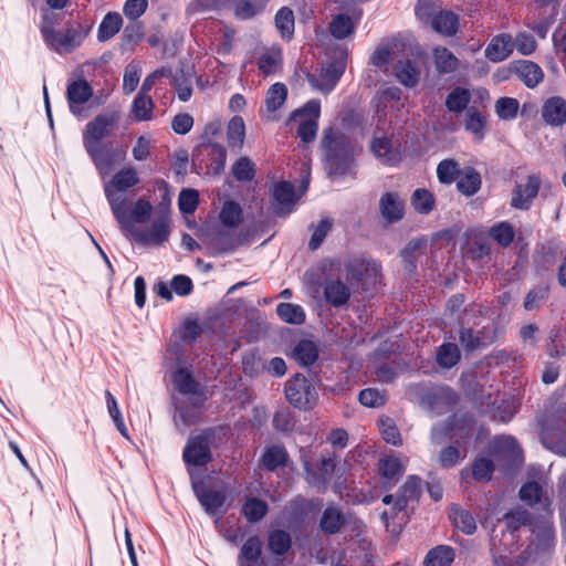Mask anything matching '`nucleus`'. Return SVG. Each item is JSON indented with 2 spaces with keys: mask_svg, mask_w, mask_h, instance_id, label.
Returning <instances> with one entry per match:
<instances>
[{
  "mask_svg": "<svg viewBox=\"0 0 566 566\" xmlns=\"http://www.w3.org/2000/svg\"><path fill=\"white\" fill-rule=\"evenodd\" d=\"M304 467L306 470V481L312 485H317L321 483H326L336 468V457L328 455L322 459L321 463V474L317 475L312 469H310L308 463L304 462Z\"/></svg>",
  "mask_w": 566,
  "mask_h": 566,
  "instance_id": "27",
  "label": "nucleus"
},
{
  "mask_svg": "<svg viewBox=\"0 0 566 566\" xmlns=\"http://www.w3.org/2000/svg\"><path fill=\"white\" fill-rule=\"evenodd\" d=\"M541 439L545 448L566 455V421L547 422L543 427Z\"/></svg>",
  "mask_w": 566,
  "mask_h": 566,
  "instance_id": "14",
  "label": "nucleus"
},
{
  "mask_svg": "<svg viewBox=\"0 0 566 566\" xmlns=\"http://www.w3.org/2000/svg\"><path fill=\"white\" fill-rule=\"evenodd\" d=\"M454 559V551L450 546H437L428 552L423 566H450Z\"/></svg>",
  "mask_w": 566,
  "mask_h": 566,
  "instance_id": "33",
  "label": "nucleus"
},
{
  "mask_svg": "<svg viewBox=\"0 0 566 566\" xmlns=\"http://www.w3.org/2000/svg\"><path fill=\"white\" fill-rule=\"evenodd\" d=\"M212 430L191 437L184 450V460L188 465L201 467L211 460Z\"/></svg>",
  "mask_w": 566,
  "mask_h": 566,
  "instance_id": "11",
  "label": "nucleus"
},
{
  "mask_svg": "<svg viewBox=\"0 0 566 566\" xmlns=\"http://www.w3.org/2000/svg\"><path fill=\"white\" fill-rule=\"evenodd\" d=\"M119 120L117 111L104 112L83 129V146L102 176L108 175L115 166L116 153L108 149L103 139L111 136Z\"/></svg>",
  "mask_w": 566,
  "mask_h": 566,
  "instance_id": "1",
  "label": "nucleus"
},
{
  "mask_svg": "<svg viewBox=\"0 0 566 566\" xmlns=\"http://www.w3.org/2000/svg\"><path fill=\"white\" fill-rule=\"evenodd\" d=\"M238 566H268L265 558L262 557V541L258 536L249 537L242 545Z\"/></svg>",
  "mask_w": 566,
  "mask_h": 566,
  "instance_id": "19",
  "label": "nucleus"
},
{
  "mask_svg": "<svg viewBox=\"0 0 566 566\" xmlns=\"http://www.w3.org/2000/svg\"><path fill=\"white\" fill-rule=\"evenodd\" d=\"M232 174L238 180L249 181L254 176V166L249 158L242 157L232 167Z\"/></svg>",
  "mask_w": 566,
  "mask_h": 566,
  "instance_id": "62",
  "label": "nucleus"
},
{
  "mask_svg": "<svg viewBox=\"0 0 566 566\" xmlns=\"http://www.w3.org/2000/svg\"><path fill=\"white\" fill-rule=\"evenodd\" d=\"M291 547L290 535L281 530L273 531L269 536V548L275 555L285 554Z\"/></svg>",
  "mask_w": 566,
  "mask_h": 566,
  "instance_id": "50",
  "label": "nucleus"
},
{
  "mask_svg": "<svg viewBox=\"0 0 566 566\" xmlns=\"http://www.w3.org/2000/svg\"><path fill=\"white\" fill-rule=\"evenodd\" d=\"M514 40V49L522 55H531L537 48L535 38L527 32H520Z\"/></svg>",
  "mask_w": 566,
  "mask_h": 566,
  "instance_id": "60",
  "label": "nucleus"
},
{
  "mask_svg": "<svg viewBox=\"0 0 566 566\" xmlns=\"http://www.w3.org/2000/svg\"><path fill=\"white\" fill-rule=\"evenodd\" d=\"M513 71L527 87L537 86L544 78L539 65L532 61H520L513 65Z\"/></svg>",
  "mask_w": 566,
  "mask_h": 566,
  "instance_id": "24",
  "label": "nucleus"
},
{
  "mask_svg": "<svg viewBox=\"0 0 566 566\" xmlns=\"http://www.w3.org/2000/svg\"><path fill=\"white\" fill-rule=\"evenodd\" d=\"M199 203V193L195 189H184L179 193L178 207L181 213L191 214Z\"/></svg>",
  "mask_w": 566,
  "mask_h": 566,
  "instance_id": "52",
  "label": "nucleus"
},
{
  "mask_svg": "<svg viewBox=\"0 0 566 566\" xmlns=\"http://www.w3.org/2000/svg\"><path fill=\"white\" fill-rule=\"evenodd\" d=\"M53 14H43L41 33L44 42L57 53L70 52L81 44V35L73 29L65 32H55L53 29Z\"/></svg>",
  "mask_w": 566,
  "mask_h": 566,
  "instance_id": "6",
  "label": "nucleus"
},
{
  "mask_svg": "<svg viewBox=\"0 0 566 566\" xmlns=\"http://www.w3.org/2000/svg\"><path fill=\"white\" fill-rule=\"evenodd\" d=\"M282 62V51L280 48L266 50L259 59V69L265 74L275 73Z\"/></svg>",
  "mask_w": 566,
  "mask_h": 566,
  "instance_id": "40",
  "label": "nucleus"
},
{
  "mask_svg": "<svg viewBox=\"0 0 566 566\" xmlns=\"http://www.w3.org/2000/svg\"><path fill=\"white\" fill-rule=\"evenodd\" d=\"M334 142V133L332 130L326 132L323 142V145L326 149V164L331 170V174H344L352 161V151L346 150L342 158L338 157V155L335 153Z\"/></svg>",
  "mask_w": 566,
  "mask_h": 566,
  "instance_id": "18",
  "label": "nucleus"
},
{
  "mask_svg": "<svg viewBox=\"0 0 566 566\" xmlns=\"http://www.w3.org/2000/svg\"><path fill=\"white\" fill-rule=\"evenodd\" d=\"M138 184L139 177L137 170L134 167H125L118 170L113 178L104 185V192L112 212L117 213L119 203L128 201V196L125 192Z\"/></svg>",
  "mask_w": 566,
  "mask_h": 566,
  "instance_id": "5",
  "label": "nucleus"
},
{
  "mask_svg": "<svg viewBox=\"0 0 566 566\" xmlns=\"http://www.w3.org/2000/svg\"><path fill=\"white\" fill-rule=\"evenodd\" d=\"M171 220L168 205L161 203L153 213L150 223L135 231L134 239L149 245H159L169 239Z\"/></svg>",
  "mask_w": 566,
  "mask_h": 566,
  "instance_id": "3",
  "label": "nucleus"
},
{
  "mask_svg": "<svg viewBox=\"0 0 566 566\" xmlns=\"http://www.w3.org/2000/svg\"><path fill=\"white\" fill-rule=\"evenodd\" d=\"M343 524L342 514L333 509H326L321 521V527L326 533H335L339 530Z\"/></svg>",
  "mask_w": 566,
  "mask_h": 566,
  "instance_id": "59",
  "label": "nucleus"
},
{
  "mask_svg": "<svg viewBox=\"0 0 566 566\" xmlns=\"http://www.w3.org/2000/svg\"><path fill=\"white\" fill-rule=\"evenodd\" d=\"M421 481L419 478L411 475L401 486L399 495L395 501V509L402 511L409 500L417 499L420 494Z\"/></svg>",
  "mask_w": 566,
  "mask_h": 566,
  "instance_id": "32",
  "label": "nucleus"
},
{
  "mask_svg": "<svg viewBox=\"0 0 566 566\" xmlns=\"http://www.w3.org/2000/svg\"><path fill=\"white\" fill-rule=\"evenodd\" d=\"M324 296L328 304L340 307L349 300L350 290L346 283L339 280H331L324 284Z\"/></svg>",
  "mask_w": 566,
  "mask_h": 566,
  "instance_id": "25",
  "label": "nucleus"
},
{
  "mask_svg": "<svg viewBox=\"0 0 566 566\" xmlns=\"http://www.w3.org/2000/svg\"><path fill=\"white\" fill-rule=\"evenodd\" d=\"M541 186L539 177L528 176L525 184L518 185L512 196V206L517 209H527L537 196Z\"/></svg>",
  "mask_w": 566,
  "mask_h": 566,
  "instance_id": "20",
  "label": "nucleus"
},
{
  "mask_svg": "<svg viewBox=\"0 0 566 566\" xmlns=\"http://www.w3.org/2000/svg\"><path fill=\"white\" fill-rule=\"evenodd\" d=\"M486 118L476 109L467 112L465 129L472 134L473 139L481 142L485 135Z\"/></svg>",
  "mask_w": 566,
  "mask_h": 566,
  "instance_id": "35",
  "label": "nucleus"
},
{
  "mask_svg": "<svg viewBox=\"0 0 566 566\" xmlns=\"http://www.w3.org/2000/svg\"><path fill=\"white\" fill-rule=\"evenodd\" d=\"M520 497L526 504L534 505L543 497L542 488L536 482L525 483L520 490Z\"/></svg>",
  "mask_w": 566,
  "mask_h": 566,
  "instance_id": "61",
  "label": "nucleus"
},
{
  "mask_svg": "<svg viewBox=\"0 0 566 566\" xmlns=\"http://www.w3.org/2000/svg\"><path fill=\"white\" fill-rule=\"evenodd\" d=\"M300 196L294 191V187L289 181H279L272 189V209L276 216L285 217L290 214Z\"/></svg>",
  "mask_w": 566,
  "mask_h": 566,
  "instance_id": "12",
  "label": "nucleus"
},
{
  "mask_svg": "<svg viewBox=\"0 0 566 566\" xmlns=\"http://www.w3.org/2000/svg\"><path fill=\"white\" fill-rule=\"evenodd\" d=\"M457 187L465 196L474 195L481 187L480 174L471 167L464 168L459 175Z\"/></svg>",
  "mask_w": 566,
  "mask_h": 566,
  "instance_id": "30",
  "label": "nucleus"
},
{
  "mask_svg": "<svg viewBox=\"0 0 566 566\" xmlns=\"http://www.w3.org/2000/svg\"><path fill=\"white\" fill-rule=\"evenodd\" d=\"M268 512V504L256 497H249L242 507V514L249 522H258L264 517Z\"/></svg>",
  "mask_w": 566,
  "mask_h": 566,
  "instance_id": "42",
  "label": "nucleus"
},
{
  "mask_svg": "<svg viewBox=\"0 0 566 566\" xmlns=\"http://www.w3.org/2000/svg\"><path fill=\"white\" fill-rule=\"evenodd\" d=\"M379 430L386 442L394 446H400L402 443L399 430L390 418L379 420Z\"/></svg>",
  "mask_w": 566,
  "mask_h": 566,
  "instance_id": "58",
  "label": "nucleus"
},
{
  "mask_svg": "<svg viewBox=\"0 0 566 566\" xmlns=\"http://www.w3.org/2000/svg\"><path fill=\"white\" fill-rule=\"evenodd\" d=\"M220 221L223 226L233 228L242 221V209L234 201H226L220 212Z\"/></svg>",
  "mask_w": 566,
  "mask_h": 566,
  "instance_id": "44",
  "label": "nucleus"
},
{
  "mask_svg": "<svg viewBox=\"0 0 566 566\" xmlns=\"http://www.w3.org/2000/svg\"><path fill=\"white\" fill-rule=\"evenodd\" d=\"M122 23V17L117 12L107 13L98 27V39L109 40L120 30Z\"/></svg>",
  "mask_w": 566,
  "mask_h": 566,
  "instance_id": "39",
  "label": "nucleus"
},
{
  "mask_svg": "<svg viewBox=\"0 0 566 566\" xmlns=\"http://www.w3.org/2000/svg\"><path fill=\"white\" fill-rule=\"evenodd\" d=\"M518 102L512 97H501L495 104V112L501 119L510 120L516 116Z\"/></svg>",
  "mask_w": 566,
  "mask_h": 566,
  "instance_id": "57",
  "label": "nucleus"
},
{
  "mask_svg": "<svg viewBox=\"0 0 566 566\" xmlns=\"http://www.w3.org/2000/svg\"><path fill=\"white\" fill-rule=\"evenodd\" d=\"M514 235V229L509 222H500L490 230V237L503 247H507L513 241Z\"/></svg>",
  "mask_w": 566,
  "mask_h": 566,
  "instance_id": "53",
  "label": "nucleus"
},
{
  "mask_svg": "<svg viewBox=\"0 0 566 566\" xmlns=\"http://www.w3.org/2000/svg\"><path fill=\"white\" fill-rule=\"evenodd\" d=\"M172 381L176 389L186 396L192 406L191 410H186L181 406L178 407L175 417L176 424L180 426L182 423L185 427H189L198 421L199 409L203 405L206 396L200 385L193 379L189 367H179L172 376Z\"/></svg>",
  "mask_w": 566,
  "mask_h": 566,
  "instance_id": "2",
  "label": "nucleus"
},
{
  "mask_svg": "<svg viewBox=\"0 0 566 566\" xmlns=\"http://www.w3.org/2000/svg\"><path fill=\"white\" fill-rule=\"evenodd\" d=\"M403 200L394 192L385 193L379 201L380 213L388 222H397L403 217Z\"/></svg>",
  "mask_w": 566,
  "mask_h": 566,
  "instance_id": "23",
  "label": "nucleus"
},
{
  "mask_svg": "<svg viewBox=\"0 0 566 566\" xmlns=\"http://www.w3.org/2000/svg\"><path fill=\"white\" fill-rule=\"evenodd\" d=\"M461 171L459 164L453 159H444L437 167L439 181L447 185L452 184L455 179L458 180Z\"/></svg>",
  "mask_w": 566,
  "mask_h": 566,
  "instance_id": "46",
  "label": "nucleus"
},
{
  "mask_svg": "<svg viewBox=\"0 0 566 566\" xmlns=\"http://www.w3.org/2000/svg\"><path fill=\"white\" fill-rule=\"evenodd\" d=\"M469 101L470 93L468 90L455 88L449 94L446 105L449 111L460 113L467 107Z\"/></svg>",
  "mask_w": 566,
  "mask_h": 566,
  "instance_id": "54",
  "label": "nucleus"
},
{
  "mask_svg": "<svg viewBox=\"0 0 566 566\" xmlns=\"http://www.w3.org/2000/svg\"><path fill=\"white\" fill-rule=\"evenodd\" d=\"M153 206L144 198L137 199L129 206V200L119 203V210L113 212L114 218L119 224V228L127 235L135 237V231L139 228L136 224H142L147 221L154 213Z\"/></svg>",
  "mask_w": 566,
  "mask_h": 566,
  "instance_id": "4",
  "label": "nucleus"
},
{
  "mask_svg": "<svg viewBox=\"0 0 566 566\" xmlns=\"http://www.w3.org/2000/svg\"><path fill=\"white\" fill-rule=\"evenodd\" d=\"M321 113V104L316 99L307 102L302 109L296 111L292 120H298L297 135L304 143L314 140L317 132V119Z\"/></svg>",
  "mask_w": 566,
  "mask_h": 566,
  "instance_id": "8",
  "label": "nucleus"
},
{
  "mask_svg": "<svg viewBox=\"0 0 566 566\" xmlns=\"http://www.w3.org/2000/svg\"><path fill=\"white\" fill-rule=\"evenodd\" d=\"M285 396L297 408H311L317 399L315 388L302 375H296L286 382Z\"/></svg>",
  "mask_w": 566,
  "mask_h": 566,
  "instance_id": "9",
  "label": "nucleus"
},
{
  "mask_svg": "<svg viewBox=\"0 0 566 566\" xmlns=\"http://www.w3.org/2000/svg\"><path fill=\"white\" fill-rule=\"evenodd\" d=\"M433 61L436 70L440 74L452 73L459 66L458 57L443 46H437L433 49Z\"/></svg>",
  "mask_w": 566,
  "mask_h": 566,
  "instance_id": "28",
  "label": "nucleus"
},
{
  "mask_svg": "<svg viewBox=\"0 0 566 566\" xmlns=\"http://www.w3.org/2000/svg\"><path fill=\"white\" fill-rule=\"evenodd\" d=\"M416 14L421 21L430 22L432 29L443 35H453L458 30V17L450 11H440L430 19L427 0H419Z\"/></svg>",
  "mask_w": 566,
  "mask_h": 566,
  "instance_id": "10",
  "label": "nucleus"
},
{
  "mask_svg": "<svg viewBox=\"0 0 566 566\" xmlns=\"http://www.w3.org/2000/svg\"><path fill=\"white\" fill-rule=\"evenodd\" d=\"M192 488L200 504L205 507L208 514L216 515L223 512L222 507L227 499L223 490L207 488L203 483L197 481L192 482Z\"/></svg>",
  "mask_w": 566,
  "mask_h": 566,
  "instance_id": "13",
  "label": "nucleus"
},
{
  "mask_svg": "<svg viewBox=\"0 0 566 566\" xmlns=\"http://www.w3.org/2000/svg\"><path fill=\"white\" fill-rule=\"evenodd\" d=\"M142 69L137 63L127 65L123 77V91L125 94L133 93L140 80Z\"/></svg>",
  "mask_w": 566,
  "mask_h": 566,
  "instance_id": "56",
  "label": "nucleus"
},
{
  "mask_svg": "<svg viewBox=\"0 0 566 566\" xmlns=\"http://www.w3.org/2000/svg\"><path fill=\"white\" fill-rule=\"evenodd\" d=\"M411 203L417 212L428 214L434 208V198L427 189H417L412 195Z\"/></svg>",
  "mask_w": 566,
  "mask_h": 566,
  "instance_id": "48",
  "label": "nucleus"
},
{
  "mask_svg": "<svg viewBox=\"0 0 566 566\" xmlns=\"http://www.w3.org/2000/svg\"><path fill=\"white\" fill-rule=\"evenodd\" d=\"M460 359V352L455 344L447 343L440 346L437 360L443 368L454 366Z\"/></svg>",
  "mask_w": 566,
  "mask_h": 566,
  "instance_id": "49",
  "label": "nucleus"
},
{
  "mask_svg": "<svg viewBox=\"0 0 566 566\" xmlns=\"http://www.w3.org/2000/svg\"><path fill=\"white\" fill-rule=\"evenodd\" d=\"M397 80L405 86H415L420 76L419 69L410 61L399 62L395 67Z\"/></svg>",
  "mask_w": 566,
  "mask_h": 566,
  "instance_id": "37",
  "label": "nucleus"
},
{
  "mask_svg": "<svg viewBox=\"0 0 566 566\" xmlns=\"http://www.w3.org/2000/svg\"><path fill=\"white\" fill-rule=\"evenodd\" d=\"M406 462L395 455H386L379 460V469L386 479H394L403 473Z\"/></svg>",
  "mask_w": 566,
  "mask_h": 566,
  "instance_id": "47",
  "label": "nucleus"
},
{
  "mask_svg": "<svg viewBox=\"0 0 566 566\" xmlns=\"http://www.w3.org/2000/svg\"><path fill=\"white\" fill-rule=\"evenodd\" d=\"M287 96V88L282 83L273 84L266 93L265 96V106L269 112H275L279 109L285 102Z\"/></svg>",
  "mask_w": 566,
  "mask_h": 566,
  "instance_id": "43",
  "label": "nucleus"
},
{
  "mask_svg": "<svg viewBox=\"0 0 566 566\" xmlns=\"http://www.w3.org/2000/svg\"><path fill=\"white\" fill-rule=\"evenodd\" d=\"M449 517L454 526L465 534H473L476 530V523L471 513L459 507H451Z\"/></svg>",
  "mask_w": 566,
  "mask_h": 566,
  "instance_id": "36",
  "label": "nucleus"
},
{
  "mask_svg": "<svg viewBox=\"0 0 566 566\" xmlns=\"http://www.w3.org/2000/svg\"><path fill=\"white\" fill-rule=\"evenodd\" d=\"M513 51V36L509 33H500L490 40L484 53L491 62L499 63L506 60Z\"/></svg>",
  "mask_w": 566,
  "mask_h": 566,
  "instance_id": "17",
  "label": "nucleus"
},
{
  "mask_svg": "<svg viewBox=\"0 0 566 566\" xmlns=\"http://www.w3.org/2000/svg\"><path fill=\"white\" fill-rule=\"evenodd\" d=\"M275 25L282 38L290 40L294 33V14L289 8H281L275 15Z\"/></svg>",
  "mask_w": 566,
  "mask_h": 566,
  "instance_id": "45",
  "label": "nucleus"
},
{
  "mask_svg": "<svg viewBox=\"0 0 566 566\" xmlns=\"http://www.w3.org/2000/svg\"><path fill=\"white\" fill-rule=\"evenodd\" d=\"M286 460L285 450L282 447H271L269 448L263 457L262 462L263 465L269 470H275L280 465H282Z\"/></svg>",
  "mask_w": 566,
  "mask_h": 566,
  "instance_id": "55",
  "label": "nucleus"
},
{
  "mask_svg": "<svg viewBox=\"0 0 566 566\" xmlns=\"http://www.w3.org/2000/svg\"><path fill=\"white\" fill-rule=\"evenodd\" d=\"M361 18V10L354 8L352 14H337L329 24L331 33L336 39H345L350 35Z\"/></svg>",
  "mask_w": 566,
  "mask_h": 566,
  "instance_id": "21",
  "label": "nucleus"
},
{
  "mask_svg": "<svg viewBox=\"0 0 566 566\" xmlns=\"http://www.w3.org/2000/svg\"><path fill=\"white\" fill-rule=\"evenodd\" d=\"M245 124L241 116H233L227 126V139L231 148L240 150L244 144Z\"/></svg>",
  "mask_w": 566,
  "mask_h": 566,
  "instance_id": "31",
  "label": "nucleus"
},
{
  "mask_svg": "<svg viewBox=\"0 0 566 566\" xmlns=\"http://www.w3.org/2000/svg\"><path fill=\"white\" fill-rule=\"evenodd\" d=\"M359 401L361 405L376 408L385 403V396L375 388H367L360 391Z\"/></svg>",
  "mask_w": 566,
  "mask_h": 566,
  "instance_id": "63",
  "label": "nucleus"
},
{
  "mask_svg": "<svg viewBox=\"0 0 566 566\" xmlns=\"http://www.w3.org/2000/svg\"><path fill=\"white\" fill-rule=\"evenodd\" d=\"M432 411L441 413L455 403V394L448 387L438 388L432 395L427 397Z\"/></svg>",
  "mask_w": 566,
  "mask_h": 566,
  "instance_id": "29",
  "label": "nucleus"
},
{
  "mask_svg": "<svg viewBox=\"0 0 566 566\" xmlns=\"http://www.w3.org/2000/svg\"><path fill=\"white\" fill-rule=\"evenodd\" d=\"M543 119L552 126L566 123V101L560 96L547 98L542 107Z\"/></svg>",
  "mask_w": 566,
  "mask_h": 566,
  "instance_id": "22",
  "label": "nucleus"
},
{
  "mask_svg": "<svg viewBox=\"0 0 566 566\" xmlns=\"http://www.w3.org/2000/svg\"><path fill=\"white\" fill-rule=\"evenodd\" d=\"M370 148L384 165L394 166L401 158L400 153L392 147L390 139L386 137L375 138Z\"/></svg>",
  "mask_w": 566,
  "mask_h": 566,
  "instance_id": "26",
  "label": "nucleus"
},
{
  "mask_svg": "<svg viewBox=\"0 0 566 566\" xmlns=\"http://www.w3.org/2000/svg\"><path fill=\"white\" fill-rule=\"evenodd\" d=\"M105 398H106V407H107L108 413H109L111 418L113 419L117 430L120 432V434L123 437L128 438V430L124 423V419H123L122 412L118 408L115 397L112 395L111 391H106Z\"/></svg>",
  "mask_w": 566,
  "mask_h": 566,
  "instance_id": "51",
  "label": "nucleus"
},
{
  "mask_svg": "<svg viewBox=\"0 0 566 566\" xmlns=\"http://www.w3.org/2000/svg\"><path fill=\"white\" fill-rule=\"evenodd\" d=\"M147 7V0H126L123 11L127 19L136 20L144 14Z\"/></svg>",
  "mask_w": 566,
  "mask_h": 566,
  "instance_id": "64",
  "label": "nucleus"
},
{
  "mask_svg": "<svg viewBox=\"0 0 566 566\" xmlns=\"http://www.w3.org/2000/svg\"><path fill=\"white\" fill-rule=\"evenodd\" d=\"M344 71V62H336L328 65L326 69H322L317 75L310 74L308 82L314 90L327 94L334 90Z\"/></svg>",
  "mask_w": 566,
  "mask_h": 566,
  "instance_id": "15",
  "label": "nucleus"
},
{
  "mask_svg": "<svg viewBox=\"0 0 566 566\" xmlns=\"http://www.w3.org/2000/svg\"><path fill=\"white\" fill-rule=\"evenodd\" d=\"M154 102L145 93H138L132 103V114L137 122L149 120L153 117Z\"/></svg>",
  "mask_w": 566,
  "mask_h": 566,
  "instance_id": "34",
  "label": "nucleus"
},
{
  "mask_svg": "<svg viewBox=\"0 0 566 566\" xmlns=\"http://www.w3.org/2000/svg\"><path fill=\"white\" fill-rule=\"evenodd\" d=\"M293 357L303 366L312 365L318 357L317 348L313 342L302 340L295 346Z\"/></svg>",
  "mask_w": 566,
  "mask_h": 566,
  "instance_id": "41",
  "label": "nucleus"
},
{
  "mask_svg": "<svg viewBox=\"0 0 566 566\" xmlns=\"http://www.w3.org/2000/svg\"><path fill=\"white\" fill-rule=\"evenodd\" d=\"M266 1L268 0H195L190 3L189 9L192 12H198L231 2L235 17L245 20L258 14L264 8Z\"/></svg>",
  "mask_w": 566,
  "mask_h": 566,
  "instance_id": "7",
  "label": "nucleus"
},
{
  "mask_svg": "<svg viewBox=\"0 0 566 566\" xmlns=\"http://www.w3.org/2000/svg\"><path fill=\"white\" fill-rule=\"evenodd\" d=\"M93 95L91 85L85 80H77L67 86V102L70 111L75 116L83 115V104Z\"/></svg>",
  "mask_w": 566,
  "mask_h": 566,
  "instance_id": "16",
  "label": "nucleus"
},
{
  "mask_svg": "<svg viewBox=\"0 0 566 566\" xmlns=\"http://www.w3.org/2000/svg\"><path fill=\"white\" fill-rule=\"evenodd\" d=\"M279 317L289 324H302L305 321V312L302 306L293 303H280L276 307Z\"/></svg>",
  "mask_w": 566,
  "mask_h": 566,
  "instance_id": "38",
  "label": "nucleus"
}]
</instances>
